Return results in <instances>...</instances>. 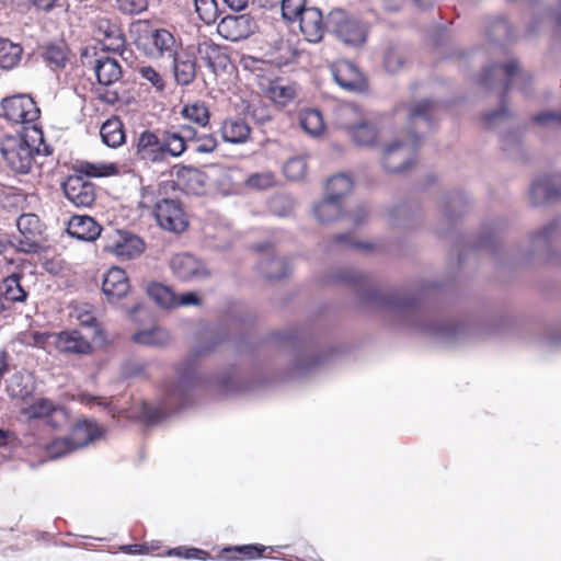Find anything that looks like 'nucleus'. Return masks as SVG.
Masks as SVG:
<instances>
[{"label":"nucleus","instance_id":"nucleus-1","mask_svg":"<svg viewBox=\"0 0 561 561\" xmlns=\"http://www.w3.org/2000/svg\"><path fill=\"white\" fill-rule=\"evenodd\" d=\"M531 78L523 72L516 60H510L505 64H495L486 67L480 79V83L488 89L500 85L506 93L513 85H518L527 93V85Z\"/></svg>","mask_w":561,"mask_h":561},{"label":"nucleus","instance_id":"nucleus-2","mask_svg":"<svg viewBox=\"0 0 561 561\" xmlns=\"http://www.w3.org/2000/svg\"><path fill=\"white\" fill-rule=\"evenodd\" d=\"M26 346L46 348L55 346L57 351H85L89 347L87 340L76 330L58 333L28 332L23 335Z\"/></svg>","mask_w":561,"mask_h":561},{"label":"nucleus","instance_id":"nucleus-3","mask_svg":"<svg viewBox=\"0 0 561 561\" xmlns=\"http://www.w3.org/2000/svg\"><path fill=\"white\" fill-rule=\"evenodd\" d=\"M0 151L9 168L21 174L30 172L38 149L20 136H4L0 141Z\"/></svg>","mask_w":561,"mask_h":561},{"label":"nucleus","instance_id":"nucleus-4","mask_svg":"<svg viewBox=\"0 0 561 561\" xmlns=\"http://www.w3.org/2000/svg\"><path fill=\"white\" fill-rule=\"evenodd\" d=\"M328 25L329 31L346 45L359 46L366 42L367 27L342 9H333L329 12Z\"/></svg>","mask_w":561,"mask_h":561},{"label":"nucleus","instance_id":"nucleus-5","mask_svg":"<svg viewBox=\"0 0 561 561\" xmlns=\"http://www.w3.org/2000/svg\"><path fill=\"white\" fill-rule=\"evenodd\" d=\"M337 124L348 131L356 146L370 147L377 141V128L364 122L360 113L353 105H344L337 111Z\"/></svg>","mask_w":561,"mask_h":561},{"label":"nucleus","instance_id":"nucleus-6","mask_svg":"<svg viewBox=\"0 0 561 561\" xmlns=\"http://www.w3.org/2000/svg\"><path fill=\"white\" fill-rule=\"evenodd\" d=\"M417 138L412 135L408 140H394L385 147L381 165L388 173H400L408 170L416 159Z\"/></svg>","mask_w":561,"mask_h":561},{"label":"nucleus","instance_id":"nucleus-7","mask_svg":"<svg viewBox=\"0 0 561 561\" xmlns=\"http://www.w3.org/2000/svg\"><path fill=\"white\" fill-rule=\"evenodd\" d=\"M0 115L13 124H34L41 115L35 101L27 94L4 98L0 104Z\"/></svg>","mask_w":561,"mask_h":561},{"label":"nucleus","instance_id":"nucleus-8","mask_svg":"<svg viewBox=\"0 0 561 561\" xmlns=\"http://www.w3.org/2000/svg\"><path fill=\"white\" fill-rule=\"evenodd\" d=\"M18 236L12 245L23 253H36L41 249L43 225L35 214H22L16 219Z\"/></svg>","mask_w":561,"mask_h":561},{"label":"nucleus","instance_id":"nucleus-9","mask_svg":"<svg viewBox=\"0 0 561 561\" xmlns=\"http://www.w3.org/2000/svg\"><path fill=\"white\" fill-rule=\"evenodd\" d=\"M21 415L26 421L44 420L54 430L62 427L68 421L66 410L45 398H37L25 404L21 409Z\"/></svg>","mask_w":561,"mask_h":561},{"label":"nucleus","instance_id":"nucleus-10","mask_svg":"<svg viewBox=\"0 0 561 561\" xmlns=\"http://www.w3.org/2000/svg\"><path fill=\"white\" fill-rule=\"evenodd\" d=\"M138 45L150 57L170 58L178 51L176 39L171 32L164 28H154L141 35Z\"/></svg>","mask_w":561,"mask_h":561},{"label":"nucleus","instance_id":"nucleus-11","mask_svg":"<svg viewBox=\"0 0 561 561\" xmlns=\"http://www.w3.org/2000/svg\"><path fill=\"white\" fill-rule=\"evenodd\" d=\"M196 383V373L192 365H186L178 371L176 381L165 390L167 404L178 409L190 403L192 391Z\"/></svg>","mask_w":561,"mask_h":561},{"label":"nucleus","instance_id":"nucleus-12","mask_svg":"<svg viewBox=\"0 0 561 561\" xmlns=\"http://www.w3.org/2000/svg\"><path fill=\"white\" fill-rule=\"evenodd\" d=\"M528 197L534 206H541L556 198H561V171L537 176L530 185Z\"/></svg>","mask_w":561,"mask_h":561},{"label":"nucleus","instance_id":"nucleus-13","mask_svg":"<svg viewBox=\"0 0 561 561\" xmlns=\"http://www.w3.org/2000/svg\"><path fill=\"white\" fill-rule=\"evenodd\" d=\"M159 226L174 233L183 232L188 225L186 214L181 203L173 198H162L157 205V211L153 214Z\"/></svg>","mask_w":561,"mask_h":561},{"label":"nucleus","instance_id":"nucleus-14","mask_svg":"<svg viewBox=\"0 0 561 561\" xmlns=\"http://www.w3.org/2000/svg\"><path fill=\"white\" fill-rule=\"evenodd\" d=\"M175 277L184 282H199L210 276L206 264L188 253H178L170 262Z\"/></svg>","mask_w":561,"mask_h":561},{"label":"nucleus","instance_id":"nucleus-15","mask_svg":"<svg viewBox=\"0 0 561 561\" xmlns=\"http://www.w3.org/2000/svg\"><path fill=\"white\" fill-rule=\"evenodd\" d=\"M256 28L257 23L250 14L227 15L217 25L218 34L231 42L249 37Z\"/></svg>","mask_w":561,"mask_h":561},{"label":"nucleus","instance_id":"nucleus-16","mask_svg":"<svg viewBox=\"0 0 561 561\" xmlns=\"http://www.w3.org/2000/svg\"><path fill=\"white\" fill-rule=\"evenodd\" d=\"M161 138L151 130H144L135 144V157L144 164L161 163L164 160Z\"/></svg>","mask_w":561,"mask_h":561},{"label":"nucleus","instance_id":"nucleus-17","mask_svg":"<svg viewBox=\"0 0 561 561\" xmlns=\"http://www.w3.org/2000/svg\"><path fill=\"white\" fill-rule=\"evenodd\" d=\"M62 188L67 199L77 207H89L95 199L94 185L81 176H69Z\"/></svg>","mask_w":561,"mask_h":561},{"label":"nucleus","instance_id":"nucleus-18","mask_svg":"<svg viewBox=\"0 0 561 561\" xmlns=\"http://www.w3.org/2000/svg\"><path fill=\"white\" fill-rule=\"evenodd\" d=\"M299 20L300 32L309 43H319L329 30L328 19L324 21L322 12L316 7H308Z\"/></svg>","mask_w":561,"mask_h":561},{"label":"nucleus","instance_id":"nucleus-19","mask_svg":"<svg viewBox=\"0 0 561 561\" xmlns=\"http://www.w3.org/2000/svg\"><path fill=\"white\" fill-rule=\"evenodd\" d=\"M335 82L347 91H363L366 87L360 71L350 61L340 60L331 67Z\"/></svg>","mask_w":561,"mask_h":561},{"label":"nucleus","instance_id":"nucleus-20","mask_svg":"<svg viewBox=\"0 0 561 561\" xmlns=\"http://www.w3.org/2000/svg\"><path fill=\"white\" fill-rule=\"evenodd\" d=\"M105 250L119 259L131 260L142 253L144 242L135 234L117 231L114 240L105 245Z\"/></svg>","mask_w":561,"mask_h":561},{"label":"nucleus","instance_id":"nucleus-21","mask_svg":"<svg viewBox=\"0 0 561 561\" xmlns=\"http://www.w3.org/2000/svg\"><path fill=\"white\" fill-rule=\"evenodd\" d=\"M561 238V221L554 220L545 225L529 236V253L542 254L549 251L551 244Z\"/></svg>","mask_w":561,"mask_h":561},{"label":"nucleus","instance_id":"nucleus-22","mask_svg":"<svg viewBox=\"0 0 561 561\" xmlns=\"http://www.w3.org/2000/svg\"><path fill=\"white\" fill-rule=\"evenodd\" d=\"M202 351H214L216 348L241 347V343L229 331L221 325L209 327L202 331Z\"/></svg>","mask_w":561,"mask_h":561},{"label":"nucleus","instance_id":"nucleus-23","mask_svg":"<svg viewBox=\"0 0 561 561\" xmlns=\"http://www.w3.org/2000/svg\"><path fill=\"white\" fill-rule=\"evenodd\" d=\"M102 290L112 302L125 297L129 291V282L125 271L117 266L111 267L104 276Z\"/></svg>","mask_w":561,"mask_h":561},{"label":"nucleus","instance_id":"nucleus-24","mask_svg":"<svg viewBox=\"0 0 561 561\" xmlns=\"http://www.w3.org/2000/svg\"><path fill=\"white\" fill-rule=\"evenodd\" d=\"M420 301V296L415 293L397 291L387 298L386 307L394 316L409 318L417 311Z\"/></svg>","mask_w":561,"mask_h":561},{"label":"nucleus","instance_id":"nucleus-25","mask_svg":"<svg viewBox=\"0 0 561 561\" xmlns=\"http://www.w3.org/2000/svg\"><path fill=\"white\" fill-rule=\"evenodd\" d=\"M101 226L90 216L75 215L70 218L67 226V232L82 241H94L100 237Z\"/></svg>","mask_w":561,"mask_h":561},{"label":"nucleus","instance_id":"nucleus-26","mask_svg":"<svg viewBox=\"0 0 561 561\" xmlns=\"http://www.w3.org/2000/svg\"><path fill=\"white\" fill-rule=\"evenodd\" d=\"M179 187L187 194L202 195L206 191L207 175L192 167H183L176 173Z\"/></svg>","mask_w":561,"mask_h":561},{"label":"nucleus","instance_id":"nucleus-27","mask_svg":"<svg viewBox=\"0 0 561 561\" xmlns=\"http://www.w3.org/2000/svg\"><path fill=\"white\" fill-rule=\"evenodd\" d=\"M195 136V130L188 126H182L181 133L164 131L161 138L164 149V160L168 154L174 158L183 154L186 150V141Z\"/></svg>","mask_w":561,"mask_h":561},{"label":"nucleus","instance_id":"nucleus-28","mask_svg":"<svg viewBox=\"0 0 561 561\" xmlns=\"http://www.w3.org/2000/svg\"><path fill=\"white\" fill-rule=\"evenodd\" d=\"M103 434L102 428L93 420H79L71 430L70 439L77 449L88 446Z\"/></svg>","mask_w":561,"mask_h":561},{"label":"nucleus","instance_id":"nucleus-29","mask_svg":"<svg viewBox=\"0 0 561 561\" xmlns=\"http://www.w3.org/2000/svg\"><path fill=\"white\" fill-rule=\"evenodd\" d=\"M436 104L428 100H423L411 105L408 121L413 131L423 133L432 127L431 115Z\"/></svg>","mask_w":561,"mask_h":561},{"label":"nucleus","instance_id":"nucleus-30","mask_svg":"<svg viewBox=\"0 0 561 561\" xmlns=\"http://www.w3.org/2000/svg\"><path fill=\"white\" fill-rule=\"evenodd\" d=\"M260 89L277 106H286L296 96V90L293 85L284 83L282 80L261 81Z\"/></svg>","mask_w":561,"mask_h":561},{"label":"nucleus","instance_id":"nucleus-31","mask_svg":"<svg viewBox=\"0 0 561 561\" xmlns=\"http://www.w3.org/2000/svg\"><path fill=\"white\" fill-rule=\"evenodd\" d=\"M94 72L101 85L110 87L122 79L123 71L119 62L112 57L102 56L96 59Z\"/></svg>","mask_w":561,"mask_h":561},{"label":"nucleus","instance_id":"nucleus-32","mask_svg":"<svg viewBox=\"0 0 561 561\" xmlns=\"http://www.w3.org/2000/svg\"><path fill=\"white\" fill-rule=\"evenodd\" d=\"M96 37L107 51H122L125 45L121 30L108 21H100L96 28Z\"/></svg>","mask_w":561,"mask_h":561},{"label":"nucleus","instance_id":"nucleus-33","mask_svg":"<svg viewBox=\"0 0 561 561\" xmlns=\"http://www.w3.org/2000/svg\"><path fill=\"white\" fill-rule=\"evenodd\" d=\"M332 354L333 353H296L293 364V375L302 377L314 371L318 367L325 364Z\"/></svg>","mask_w":561,"mask_h":561},{"label":"nucleus","instance_id":"nucleus-34","mask_svg":"<svg viewBox=\"0 0 561 561\" xmlns=\"http://www.w3.org/2000/svg\"><path fill=\"white\" fill-rule=\"evenodd\" d=\"M170 58L173 59L174 78L179 84H190L196 76V66L194 58L187 53H175Z\"/></svg>","mask_w":561,"mask_h":561},{"label":"nucleus","instance_id":"nucleus-35","mask_svg":"<svg viewBox=\"0 0 561 561\" xmlns=\"http://www.w3.org/2000/svg\"><path fill=\"white\" fill-rule=\"evenodd\" d=\"M251 128L240 118L226 119L221 126V136L226 142L244 144L250 139Z\"/></svg>","mask_w":561,"mask_h":561},{"label":"nucleus","instance_id":"nucleus-36","mask_svg":"<svg viewBox=\"0 0 561 561\" xmlns=\"http://www.w3.org/2000/svg\"><path fill=\"white\" fill-rule=\"evenodd\" d=\"M92 309V306L88 304L79 305L75 309L73 317L83 327H94L95 330L94 335L92 336V342L95 346L102 347L106 344V335L104 331L98 327Z\"/></svg>","mask_w":561,"mask_h":561},{"label":"nucleus","instance_id":"nucleus-37","mask_svg":"<svg viewBox=\"0 0 561 561\" xmlns=\"http://www.w3.org/2000/svg\"><path fill=\"white\" fill-rule=\"evenodd\" d=\"M100 136L102 141L111 148L122 146L125 142L123 123L117 117L105 121L100 128Z\"/></svg>","mask_w":561,"mask_h":561},{"label":"nucleus","instance_id":"nucleus-38","mask_svg":"<svg viewBox=\"0 0 561 561\" xmlns=\"http://www.w3.org/2000/svg\"><path fill=\"white\" fill-rule=\"evenodd\" d=\"M168 183L152 182L148 185H142L140 188L139 207L146 209H152L153 214L157 211V205L162 202V198H167L164 195V188Z\"/></svg>","mask_w":561,"mask_h":561},{"label":"nucleus","instance_id":"nucleus-39","mask_svg":"<svg viewBox=\"0 0 561 561\" xmlns=\"http://www.w3.org/2000/svg\"><path fill=\"white\" fill-rule=\"evenodd\" d=\"M314 218L322 224L337 219L342 214L341 201L327 196L313 206Z\"/></svg>","mask_w":561,"mask_h":561},{"label":"nucleus","instance_id":"nucleus-40","mask_svg":"<svg viewBox=\"0 0 561 561\" xmlns=\"http://www.w3.org/2000/svg\"><path fill=\"white\" fill-rule=\"evenodd\" d=\"M197 54L199 58L214 71L216 67L224 66L227 60V55L222 49L209 41L198 43Z\"/></svg>","mask_w":561,"mask_h":561},{"label":"nucleus","instance_id":"nucleus-41","mask_svg":"<svg viewBox=\"0 0 561 561\" xmlns=\"http://www.w3.org/2000/svg\"><path fill=\"white\" fill-rule=\"evenodd\" d=\"M0 294L10 302H23L27 297V293L21 285V276L19 274H11L2 280Z\"/></svg>","mask_w":561,"mask_h":561},{"label":"nucleus","instance_id":"nucleus-42","mask_svg":"<svg viewBox=\"0 0 561 561\" xmlns=\"http://www.w3.org/2000/svg\"><path fill=\"white\" fill-rule=\"evenodd\" d=\"M299 122L302 129L312 137L321 135L324 130V122L321 113L314 108L300 112Z\"/></svg>","mask_w":561,"mask_h":561},{"label":"nucleus","instance_id":"nucleus-43","mask_svg":"<svg viewBox=\"0 0 561 561\" xmlns=\"http://www.w3.org/2000/svg\"><path fill=\"white\" fill-rule=\"evenodd\" d=\"M22 47L9 39L0 38V68L10 70L21 60Z\"/></svg>","mask_w":561,"mask_h":561},{"label":"nucleus","instance_id":"nucleus-44","mask_svg":"<svg viewBox=\"0 0 561 561\" xmlns=\"http://www.w3.org/2000/svg\"><path fill=\"white\" fill-rule=\"evenodd\" d=\"M148 296L161 308L176 307V296L167 286L160 283H150L147 286Z\"/></svg>","mask_w":561,"mask_h":561},{"label":"nucleus","instance_id":"nucleus-45","mask_svg":"<svg viewBox=\"0 0 561 561\" xmlns=\"http://www.w3.org/2000/svg\"><path fill=\"white\" fill-rule=\"evenodd\" d=\"M353 188V180L350 175L341 173L333 175L327 183V196L341 201Z\"/></svg>","mask_w":561,"mask_h":561},{"label":"nucleus","instance_id":"nucleus-46","mask_svg":"<svg viewBox=\"0 0 561 561\" xmlns=\"http://www.w3.org/2000/svg\"><path fill=\"white\" fill-rule=\"evenodd\" d=\"M270 339L279 346H296L307 340V334L301 329L291 327L273 332Z\"/></svg>","mask_w":561,"mask_h":561},{"label":"nucleus","instance_id":"nucleus-47","mask_svg":"<svg viewBox=\"0 0 561 561\" xmlns=\"http://www.w3.org/2000/svg\"><path fill=\"white\" fill-rule=\"evenodd\" d=\"M260 270L267 279H280L286 276L288 265L283 257H271L260 263Z\"/></svg>","mask_w":561,"mask_h":561},{"label":"nucleus","instance_id":"nucleus-48","mask_svg":"<svg viewBox=\"0 0 561 561\" xmlns=\"http://www.w3.org/2000/svg\"><path fill=\"white\" fill-rule=\"evenodd\" d=\"M134 341L142 346H163L169 340V333L160 328L141 331L133 336Z\"/></svg>","mask_w":561,"mask_h":561},{"label":"nucleus","instance_id":"nucleus-49","mask_svg":"<svg viewBox=\"0 0 561 561\" xmlns=\"http://www.w3.org/2000/svg\"><path fill=\"white\" fill-rule=\"evenodd\" d=\"M328 283H343L350 286H360L366 282V276L352 267H341L327 280Z\"/></svg>","mask_w":561,"mask_h":561},{"label":"nucleus","instance_id":"nucleus-50","mask_svg":"<svg viewBox=\"0 0 561 561\" xmlns=\"http://www.w3.org/2000/svg\"><path fill=\"white\" fill-rule=\"evenodd\" d=\"M181 113L186 119L197 124L201 127H205L209 122V111L205 104L201 102L186 104L182 108Z\"/></svg>","mask_w":561,"mask_h":561},{"label":"nucleus","instance_id":"nucleus-51","mask_svg":"<svg viewBox=\"0 0 561 561\" xmlns=\"http://www.w3.org/2000/svg\"><path fill=\"white\" fill-rule=\"evenodd\" d=\"M81 171L92 178L111 176L118 173V165L113 162H84Z\"/></svg>","mask_w":561,"mask_h":561},{"label":"nucleus","instance_id":"nucleus-52","mask_svg":"<svg viewBox=\"0 0 561 561\" xmlns=\"http://www.w3.org/2000/svg\"><path fill=\"white\" fill-rule=\"evenodd\" d=\"M43 56L47 64L56 68H64L68 59L67 49L62 43L47 45Z\"/></svg>","mask_w":561,"mask_h":561},{"label":"nucleus","instance_id":"nucleus-53","mask_svg":"<svg viewBox=\"0 0 561 561\" xmlns=\"http://www.w3.org/2000/svg\"><path fill=\"white\" fill-rule=\"evenodd\" d=\"M77 450L70 437L56 438L45 446L49 459H57Z\"/></svg>","mask_w":561,"mask_h":561},{"label":"nucleus","instance_id":"nucleus-54","mask_svg":"<svg viewBox=\"0 0 561 561\" xmlns=\"http://www.w3.org/2000/svg\"><path fill=\"white\" fill-rule=\"evenodd\" d=\"M284 174L288 180H304L307 172V162L302 157H294L286 161L283 168Z\"/></svg>","mask_w":561,"mask_h":561},{"label":"nucleus","instance_id":"nucleus-55","mask_svg":"<svg viewBox=\"0 0 561 561\" xmlns=\"http://www.w3.org/2000/svg\"><path fill=\"white\" fill-rule=\"evenodd\" d=\"M195 11L199 19L206 24L216 22L218 18V8L216 0H194Z\"/></svg>","mask_w":561,"mask_h":561},{"label":"nucleus","instance_id":"nucleus-56","mask_svg":"<svg viewBox=\"0 0 561 561\" xmlns=\"http://www.w3.org/2000/svg\"><path fill=\"white\" fill-rule=\"evenodd\" d=\"M248 114L260 125H264L272 119V112L270 107L261 100H253L248 105Z\"/></svg>","mask_w":561,"mask_h":561},{"label":"nucleus","instance_id":"nucleus-57","mask_svg":"<svg viewBox=\"0 0 561 561\" xmlns=\"http://www.w3.org/2000/svg\"><path fill=\"white\" fill-rule=\"evenodd\" d=\"M306 0H282V15L285 20L296 21L307 9Z\"/></svg>","mask_w":561,"mask_h":561},{"label":"nucleus","instance_id":"nucleus-58","mask_svg":"<svg viewBox=\"0 0 561 561\" xmlns=\"http://www.w3.org/2000/svg\"><path fill=\"white\" fill-rule=\"evenodd\" d=\"M275 176L271 171L253 173L245 180V185L254 190H266L275 184Z\"/></svg>","mask_w":561,"mask_h":561},{"label":"nucleus","instance_id":"nucleus-59","mask_svg":"<svg viewBox=\"0 0 561 561\" xmlns=\"http://www.w3.org/2000/svg\"><path fill=\"white\" fill-rule=\"evenodd\" d=\"M537 20H551L557 26L561 27V0H557L553 9H543L536 12L534 22L529 25L530 32L535 31L536 27L534 23H537Z\"/></svg>","mask_w":561,"mask_h":561},{"label":"nucleus","instance_id":"nucleus-60","mask_svg":"<svg viewBox=\"0 0 561 561\" xmlns=\"http://www.w3.org/2000/svg\"><path fill=\"white\" fill-rule=\"evenodd\" d=\"M139 78L149 82L157 91L164 89V80L162 76L151 66H141L137 69Z\"/></svg>","mask_w":561,"mask_h":561},{"label":"nucleus","instance_id":"nucleus-61","mask_svg":"<svg viewBox=\"0 0 561 561\" xmlns=\"http://www.w3.org/2000/svg\"><path fill=\"white\" fill-rule=\"evenodd\" d=\"M293 201L286 195H276L270 201V209L277 216L284 217L291 213Z\"/></svg>","mask_w":561,"mask_h":561},{"label":"nucleus","instance_id":"nucleus-62","mask_svg":"<svg viewBox=\"0 0 561 561\" xmlns=\"http://www.w3.org/2000/svg\"><path fill=\"white\" fill-rule=\"evenodd\" d=\"M404 64V58L402 54L396 48H389L385 53L383 57V66L386 70L390 73L398 72Z\"/></svg>","mask_w":561,"mask_h":561},{"label":"nucleus","instance_id":"nucleus-63","mask_svg":"<svg viewBox=\"0 0 561 561\" xmlns=\"http://www.w3.org/2000/svg\"><path fill=\"white\" fill-rule=\"evenodd\" d=\"M534 122L547 129H558L561 127V112H543L534 117Z\"/></svg>","mask_w":561,"mask_h":561},{"label":"nucleus","instance_id":"nucleus-64","mask_svg":"<svg viewBox=\"0 0 561 561\" xmlns=\"http://www.w3.org/2000/svg\"><path fill=\"white\" fill-rule=\"evenodd\" d=\"M135 416L142 420L147 424H154L163 419L164 412L161 409L150 407L142 402L140 403L139 411Z\"/></svg>","mask_w":561,"mask_h":561}]
</instances>
